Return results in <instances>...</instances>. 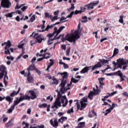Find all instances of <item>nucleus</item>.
Returning a JSON list of instances; mask_svg holds the SVG:
<instances>
[{"mask_svg":"<svg viewBox=\"0 0 128 128\" xmlns=\"http://www.w3.org/2000/svg\"><path fill=\"white\" fill-rule=\"evenodd\" d=\"M80 34H78V31H75L74 33L72 34L71 38L69 40L70 42H74V44H76V42L80 38Z\"/></svg>","mask_w":128,"mask_h":128,"instance_id":"0eeeda50","label":"nucleus"},{"mask_svg":"<svg viewBox=\"0 0 128 128\" xmlns=\"http://www.w3.org/2000/svg\"><path fill=\"white\" fill-rule=\"evenodd\" d=\"M28 8V6H24L21 8V10L22 12H24L26 10H27Z\"/></svg>","mask_w":128,"mask_h":128,"instance_id":"680f3d73","label":"nucleus"},{"mask_svg":"<svg viewBox=\"0 0 128 128\" xmlns=\"http://www.w3.org/2000/svg\"><path fill=\"white\" fill-rule=\"evenodd\" d=\"M32 36H33L34 38L36 40V41L31 40L30 42L31 46H32L34 44H42V42L44 40V36L38 32H33L30 36V38H32Z\"/></svg>","mask_w":128,"mask_h":128,"instance_id":"7ed1b4c3","label":"nucleus"},{"mask_svg":"<svg viewBox=\"0 0 128 128\" xmlns=\"http://www.w3.org/2000/svg\"><path fill=\"white\" fill-rule=\"evenodd\" d=\"M74 107H72L71 109L68 110L67 114H74Z\"/></svg>","mask_w":128,"mask_h":128,"instance_id":"a18cd8bd","label":"nucleus"},{"mask_svg":"<svg viewBox=\"0 0 128 128\" xmlns=\"http://www.w3.org/2000/svg\"><path fill=\"white\" fill-rule=\"evenodd\" d=\"M58 14H60V10H58L54 12V16H58Z\"/></svg>","mask_w":128,"mask_h":128,"instance_id":"bf43d9fd","label":"nucleus"},{"mask_svg":"<svg viewBox=\"0 0 128 128\" xmlns=\"http://www.w3.org/2000/svg\"><path fill=\"white\" fill-rule=\"evenodd\" d=\"M36 66H34V64H30L27 70L28 72V76L30 74V70H36Z\"/></svg>","mask_w":128,"mask_h":128,"instance_id":"ddd939ff","label":"nucleus"},{"mask_svg":"<svg viewBox=\"0 0 128 128\" xmlns=\"http://www.w3.org/2000/svg\"><path fill=\"white\" fill-rule=\"evenodd\" d=\"M52 22H54V20H59L60 18L58 16H54L53 18H50Z\"/></svg>","mask_w":128,"mask_h":128,"instance_id":"09e8293b","label":"nucleus"},{"mask_svg":"<svg viewBox=\"0 0 128 128\" xmlns=\"http://www.w3.org/2000/svg\"><path fill=\"white\" fill-rule=\"evenodd\" d=\"M5 98L7 102H9V104H10V102H12V100H14V98L10 97V96H7L5 97Z\"/></svg>","mask_w":128,"mask_h":128,"instance_id":"2f4dec72","label":"nucleus"},{"mask_svg":"<svg viewBox=\"0 0 128 128\" xmlns=\"http://www.w3.org/2000/svg\"><path fill=\"white\" fill-rule=\"evenodd\" d=\"M30 22H34L36 20V14H34L32 16L31 18L30 19Z\"/></svg>","mask_w":128,"mask_h":128,"instance_id":"c03bdc74","label":"nucleus"},{"mask_svg":"<svg viewBox=\"0 0 128 128\" xmlns=\"http://www.w3.org/2000/svg\"><path fill=\"white\" fill-rule=\"evenodd\" d=\"M50 124L53 128H58V118H55L53 121L52 120H50Z\"/></svg>","mask_w":128,"mask_h":128,"instance_id":"f8f14e48","label":"nucleus"},{"mask_svg":"<svg viewBox=\"0 0 128 128\" xmlns=\"http://www.w3.org/2000/svg\"><path fill=\"white\" fill-rule=\"evenodd\" d=\"M116 76H118L120 78V82H124V80H125L124 78V75L122 74V70H119L117 71V73Z\"/></svg>","mask_w":128,"mask_h":128,"instance_id":"4468645a","label":"nucleus"},{"mask_svg":"<svg viewBox=\"0 0 128 128\" xmlns=\"http://www.w3.org/2000/svg\"><path fill=\"white\" fill-rule=\"evenodd\" d=\"M22 96H20V98H16V100H14L13 105L14 106H18L20 102H22Z\"/></svg>","mask_w":128,"mask_h":128,"instance_id":"2eb2a0df","label":"nucleus"},{"mask_svg":"<svg viewBox=\"0 0 128 128\" xmlns=\"http://www.w3.org/2000/svg\"><path fill=\"white\" fill-rule=\"evenodd\" d=\"M86 126V122H80L78 124L76 128H84Z\"/></svg>","mask_w":128,"mask_h":128,"instance_id":"4be33fe9","label":"nucleus"},{"mask_svg":"<svg viewBox=\"0 0 128 128\" xmlns=\"http://www.w3.org/2000/svg\"><path fill=\"white\" fill-rule=\"evenodd\" d=\"M12 46V42L10 40H8V42H6V46L4 48V50H6V48H10Z\"/></svg>","mask_w":128,"mask_h":128,"instance_id":"cd10ccee","label":"nucleus"},{"mask_svg":"<svg viewBox=\"0 0 128 128\" xmlns=\"http://www.w3.org/2000/svg\"><path fill=\"white\" fill-rule=\"evenodd\" d=\"M88 96H95L94 91H90V92H89V94H88Z\"/></svg>","mask_w":128,"mask_h":128,"instance_id":"69168bd1","label":"nucleus"},{"mask_svg":"<svg viewBox=\"0 0 128 128\" xmlns=\"http://www.w3.org/2000/svg\"><path fill=\"white\" fill-rule=\"evenodd\" d=\"M6 58L7 60H14V58L12 56H8Z\"/></svg>","mask_w":128,"mask_h":128,"instance_id":"e2e57ef3","label":"nucleus"},{"mask_svg":"<svg viewBox=\"0 0 128 128\" xmlns=\"http://www.w3.org/2000/svg\"><path fill=\"white\" fill-rule=\"evenodd\" d=\"M54 39H52V40H60V38H64V34H60L59 36H56V34H55L54 35ZM58 36V37H56Z\"/></svg>","mask_w":128,"mask_h":128,"instance_id":"412c9836","label":"nucleus"},{"mask_svg":"<svg viewBox=\"0 0 128 128\" xmlns=\"http://www.w3.org/2000/svg\"><path fill=\"white\" fill-rule=\"evenodd\" d=\"M114 106H115L114 103H113L112 104V106H111L110 108L107 109L106 110V112L104 114V116H108V114L111 112L112 110H114Z\"/></svg>","mask_w":128,"mask_h":128,"instance_id":"dca6fc26","label":"nucleus"},{"mask_svg":"<svg viewBox=\"0 0 128 128\" xmlns=\"http://www.w3.org/2000/svg\"><path fill=\"white\" fill-rule=\"evenodd\" d=\"M52 80H53V82H50V84H54L55 86H57V84H58V80H56V78H52Z\"/></svg>","mask_w":128,"mask_h":128,"instance_id":"393cba45","label":"nucleus"},{"mask_svg":"<svg viewBox=\"0 0 128 128\" xmlns=\"http://www.w3.org/2000/svg\"><path fill=\"white\" fill-rule=\"evenodd\" d=\"M118 54V49L116 48H114L113 55L112 56V57H110V58H114V56H116Z\"/></svg>","mask_w":128,"mask_h":128,"instance_id":"c756f323","label":"nucleus"},{"mask_svg":"<svg viewBox=\"0 0 128 128\" xmlns=\"http://www.w3.org/2000/svg\"><path fill=\"white\" fill-rule=\"evenodd\" d=\"M60 75L62 76V80L60 84V86H61L60 88V92H62V94H64L68 90H70V88L68 87L66 88V79L68 78V72H64L63 73L62 72H58L57 74V75Z\"/></svg>","mask_w":128,"mask_h":128,"instance_id":"f03ea898","label":"nucleus"},{"mask_svg":"<svg viewBox=\"0 0 128 128\" xmlns=\"http://www.w3.org/2000/svg\"><path fill=\"white\" fill-rule=\"evenodd\" d=\"M27 80H28V82L30 83H32V82H34V78L32 76H30V74L28 75V73L27 74Z\"/></svg>","mask_w":128,"mask_h":128,"instance_id":"5701e85b","label":"nucleus"},{"mask_svg":"<svg viewBox=\"0 0 128 128\" xmlns=\"http://www.w3.org/2000/svg\"><path fill=\"white\" fill-rule=\"evenodd\" d=\"M6 68L5 67L4 65H1L0 66V70L2 72V73L5 74V76H6L8 75V72L6 71Z\"/></svg>","mask_w":128,"mask_h":128,"instance_id":"a211bd4d","label":"nucleus"},{"mask_svg":"<svg viewBox=\"0 0 128 128\" xmlns=\"http://www.w3.org/2000/svg\"><path fill=\"white\" fill-rule=\"evenodd\" d=\"M62 98H64V100H65V104H64L63 105H62L63 108H64L65 106H66L68 105V98H66V96H62Z\"/></svg>","mask_w":128,"mask_h":128,"instance_id":"a878e982","label":"nucleus"},{"mask_svg":"<svg viewBox=\"0 0 128 128\" xmlns=\"http://www.w3.org/2000/svg\"><path fill=\"white\" fill-rule=\"evenodd\" d=\"M12 120H10L7 124H6V128H10L11 126H12Z\"/></svg>","mask_w":128,"mask_h":128,"instance_id":"4c0bfd02","label":"nucleus"},{"mask_svg":"<svg viewBox=\"0 0 128 128\" xmlns=\"http://www.w3.org/2000/svg\"><path fill=\"white\" fill-rule=\"evenodd\" d=\"M99 68H102V65L100 64V62H98L97 64L89 66H86L80 72V74H86V72H88L90 68H92V71L94 70H98Z\"/></svg>","mask_w":128,"mask_h":128,"instance_id":"39448f33","label":"nucleus"},{"mask_svg":"<svg viewBox=\"0 0 128 128\" xmlns=\"http://www.w3.org/2000/svg\"><path fill=\"white\" fill-rule=\"evenodd\" d=\"M20 87L18 88L17 92L15 90H13L12 92L10 94V96H11V98H14L15 96H18V94H20Z\"/></svg>","mask_w":128,"mask_h":128,"instance_id":"6ab92c4d","label":"nucleus"},{"mask_svg":"<svg viewBox=\"0 0 128 128\" xmlns=\"http://www.w3.org/2000/svg\"><path fill=\"white\" fill-rule=\"evenodd\" d=\"M35 72H37V74H38L39 76H40V74H42V72H40L36 68L35 69Z\"/></svg>","mask_w":128,"mask_h":128,"instance_id":"13d9d810","label":"nucleus"},{"mask_svg":"<svg viewBox=\"0 0 128 128\" xmlns=\"http://www.w3.org/2000/svg\"><path fill=\"white\" fill-rule=\"evenodd\" d=\"M112 64H114L113 71L118 70V68H120V70H126L128 68V60H124V58H119L116 60V62H112Z\"/></svg>","mask_w":128,"mask_h":128,"instance_id":"f257e3e1","label":"nucleus"},{"mask_svg":"<svg viewBox=\"0 0 128 128\" xmlns=\"http://www.w3.org/2000/svg\"><path fill=\"white\" fill-rule=\"evenodd\" d=\"M80 24H81L80 22H79L78 26V30L75 31V32H78V34H80V32H82V28L80 29Z\"/></svg>","mask_w":128,"mask_h":128,"instance_id":"e433bc0d","label":"nucleus"},{"mask_svg":"<svg viewBox=\"0 0 128 128\" xmlns=\"http://www.w3.org/2000/svg\"><path fill=\"white\" fill-rule=\"evenodd\" d=\"M43 24L42 25H38V28H42V30H44L46 26H44V24H46V20H42Z\"/></svg>","mask_w":128,"mask_h":128,"instance_id":"37998d69","label":"nucleus"},{"mask_svg":"<svg viewBox=\"0 0 128 128\" xmlns=\"http://www.w3.org/2000/svg\"><path fill=\"white\" fill-rule=\"evenodd\" d=\"M24 6V4H22L20 6H18V4H17L16 6L15 7V10H18V8H22V6Z\"/></svg>","mask_w":128,"mask_h":128,"instance_id":"052dcab7","label":"nucleus"},{"mask_svg":"<svg viewBox=\"0 0 128 128\" xmlns=\"http://www.w3.org/2000/svg\"><path fill=\"white\" fill-rule=\"evenodd\" d=\"M59 64H63L64 68H68V65L62 62V60H59Z\"/></svg>","mask_w":128,"mask_h":128,"instance_id":"bb28decb","label":"nucleus"},{"mask_svg":"<svg viewBox=\"0 0 128 128\" xmlns=\"http://www.w3.org/2000/svg\"><path fill=\"white\" fill-rule=\"evenodd\" d=\"M26 44L23 43L22 44H19L18 46V48H24V46Z\"/></svg>","mask_w":128,"mask_h":128,"instance_id":"4d7b16f0","label":"nucleus"},{"mask_svg":"<svg viewBox=\"0 0 128 128\" xmlns=\"http://www.w3.org/2000/svg\"><path fill=\"white\" fill-rule=\"evenodd\" d=\"M66 20V18H64V16H62L61 17V18H60V21L61 22H68V20Z\"/></svg>","mask_w":128,"mask_h":128,"instance_id":"ea45409f","label":"nucleus"},{"mask_svg":"<svg viewBox=\"0 0 128 128\" xmlns=\"http://www.w3.org/2000/svg\"><path fill=\"white\" fill-rule=\"evenodd\" d=\"M118 22H120V24H123L124 26L126 24L124 22V15H121L120 16V20H118Z\"/></svg>","mask_w":128,"mask_h":128,"instance_id":"72a5a7b5","label":"nucleus"},{"mask_svg":"<svg viewBox=\"0 0 128 128\" xmlns=\"http://www.w3.org/2000/svg\"><path fill=\"white\" fill-rule=\"evenodd\" d=\"M0 6L4 8H10L12 6V3L10 0H2Z\"/></svg>","mask_w":128,"mask_h":128,"instance_id":"1a4fd4ad","label":"nucleus"},{"mask_svg":"<svg viewBox=\"0 0 128 128\" xmlns=\"http://www.w3.org/2000/svg\"><path fill=\"white\" fill-rule=\"evenodd\" d=\"M14 14V12H11V13H9V14H6V15H5V16H6V18H12V14Z\"/></svg>","mask_w":128,"mask_h":128,"instance_id":"3c124183","label":"nucleus"},{"mask_svg":"<svg viewBox=\"0 0 128 128\" xmlns=\"http://www.w3.org/2000/svg\"><path fill=\"white\" fill-rule=\"evenodd\" d=\"M68 120V117L66 116H62L60 118L58 119V122L61 124H64V122H66Z\"/></svg>","mask_w":128,"mask_h":128,"instance_id":"b1692460","label":"nucleus"},{"mask_svg":"<svg viewBox=\"0 0 128 128\" xmlns=\"http://www.w3.org/2000/svg\"><path fill=\"white\" fill-rule=\"evenodd\" d=\"M98 60L100 61L98 62H100L101 66H102V64H110L108 63V60H106L104 59H102V60L99 59Z\"/></svg>","mask_w":128,"mask_h":128,"instance_id":"c85d7f7f","label":"nucleus"},{"mask_svg":"<svg viewBox=\"0 0 128 128\" xmlns=\"http://www.w3.org/2000/svg\"><path fill=\"white\" fill-rule=\"evenodd\" d=\"M117 72H112V73H110V74H109V73H106L105 74H106V76H116Z\"/></svg>","mask_w":128,"mask_h":128,"instance_id":"a19ab883","label":"nucleus"},{"mask_svg":"<svg viewBox=\"0 0 128 128\" xmlns=\"http://www.w3.org/2000/svg\"><path fill=\"white\" fill-rule=\"evenodd\" d=\"M64 28H66V26H60L59 29L58 30L54 31L52 34H48L49 38H52V36H54V34H56V36H58V34H60V32H62V30Z\"/></svg>","mask_w":128,"mask_h":128,"instance_id":"9b49d317","label":"nucleus"},{"mask_svg":"<svg viewBox=\"0 0 128 128\" xmlns=\"http://www.w3.org/2000/svg\"><path fill=\"white\" fill-rule=\"evenodd\" d=\"M62 92H58V95H57V98H56V100L54 104V108H58V106H60V100L62 99Z\"/></svg>","mask_w":128,"mask_h":128,"instance_id":"6e6552de","label":"nucleus"},{"mask_svg":"<svg viewBox=\"0 0 128 128\" xmlns=\"http://www.w3.org/2000/svg\"><path fill=\"white\" fill-rule=\"evenodd\" d=\"M80 82V80H76L74 78H71V82H74V84H76Z\"/></svg>","mask_w":128,"mask_h":128,"instance_id":"de8ad7c7","label":"nucleus"},{"mask_svg":"<svg viewBox=\"0 0 128 128\" xmlns=\"http://www.w3.org/2000/svg\"><path fill=\"white\" fill-rule=\"evenodd\" d=\"M49 62H50L49 63V64H48V68H50V66H52L54 64V60L52 59H50L49 60Z\"/></svg>","mask_w":128,"mask_h":128,"instance_id":"c9c22d12","label":"nucleus"},{"mask_svg":"<svg viewBox=\"0 0 128 128\" xmlns=\"http://www.w3.org/2000/svg\"><path fill=\"white\" fill-rule=\"evenodd\" d=\"M84 102V103L88 102V98H86V97L83 98L82 99L81 101L80 102Z\"/></svg>","mask_w":128,"mask_h":128,"instance_id":"603ef678","label":"nucleus"},{"mask_svg":"<svg viewBox=\"0 0 128 128\" xmlns=\"http://www.w3.org/2000/svg\"><path fill=\"white\" fill-rule=\"evenodd\" d=\"M93 90L95 96H99L100 94V89H96L93 88Z\"/></svg>","mask_w":128,"mask_h":128,"instance_id":"7c9ffc66","label":"nucleus"},{"mask_svg":"<svg viewBox=\"0 0 128 128\" xmlns=\"http://www.w3.org/2000/svg\"><path fill=\"white\" fill-rule=\"evenodd\" d=\"M98 80L100 86H104V80H105L104 78H99Z\"/></svg>","mask_w":128,"mask_h":128,"instance_id":"f704fd0d","label":"nucleus"},{"mask_svg":"<svg viewBox=\"0 0 128 128\" xmlns=\"http://www.w3.org/2000/svg\"><path fill=\"white\" fill-rule=\"evenodd\" d=\"M81 10H80V14H82V12H86V8L84 7H81L80 8Z\"/></svg>","mask_w":128,"mask_h":128,"instance_id":"5fc2aeb1","label":"nucleus"},{"mask_svg":"<svg viewBox=\"0 0 128 128\" xmlns=\"http://www.w3.org/2000/svg\"><path fill=\"white\" fill-rule=\"evenodd\" d=\"M14 108H16V106H14V104L12 105L10 108L7 111L8 114H11V112H12V110H14Z\"/></svg>","mask_w":128,"mask_h":128,"instance_id":"473e14b6","label":"nucleus"},{"mask_svg":"<svg viewBox=\"0 0 128 128\" xmlns=\"http://www.w3.org/2000/svg\"><path fill=\"white\" fill-rule=\"evenodd\" d=\"M46 106H48V104L46 103L38 105V108H46Z\"/></svg>","mask_w":128,"mask_h":128,"instance_id":"79ce46f5","label":"nucleus"},{"mask_svg":"<svg viewBox=\"0 0 128 128\" xmlns=\"http://www.w3.org/2000/svg\"><path fill=\"white\" fill-rule=\"evenodd\" d=\"M28 92L30 94L31 96H29L28 94H26L24 96H22V100H30V98L31 100H36V98H37L36 93V92H34V90H30L28 91Z\"/></svg>","mask_w":128,"mask_h":128,"instance_id":"20e7f679","label":"nucleus"},{"mask_svg":"<svg viewBox=\"0 0 128 128\" xmlns=\"http://www.w3.org/2000/svg\"><path fill=\"white\" fill-rule=\"evenodd\" d=\"M48 50V48L45 49L44 50H42L40 52V54L38 52L36 54V56H43L42 58H39L38 59L37 62H42V60H44V58H46L48 60V56L46 57V54H48L46 53V51Z\"/></svg>","mask_w":128,"mask_h":128,"instance_id":"423d86ee","label":"nucleus"},{"mask_svg":"<svg viewBox=\"0 0 128 128\" xmlns=\"http://www.w3.org/2000/svg\"><path fill=\"white\" fill-rule=\"evenodd\" d=\"M70 48H68L66 50V56H70Z\"/></svg>","mask_w":128,"mask_h":128,"instance_id":"864d4df0","label":"nucleus"},{"mask_svg":"<svg viewBox=\"0 0 128 128\" xmlns=\"http://www.w3.org/2000/svg\"><path fill=\"white\" fill-rule=\"evenodd\" d=\"M100 3V1L96 0L92 2V3L88 4L84 6L88 10H94V8L98 4Z\"/></svg>","mask_w":128,"mask_h":128,"instance_id":"9d476101","label":"nucleus"},{"mask_svg":"<svg viewBox=\"0 0 128 128\" xmlns=\"http://www.w3.org/2000/svg\"><path fill=\"white\" fill-rule=\"evenodd\" d=\"M36 120H34V118L30 120L31 124H36Z\"/></svg>","mask_w":128,"mask_h":128,"instance_id":"338daca9","label":"nucleus"},{"mask_svg":"<svg viewBox=\"0 0 128 128\" xmlns=\"http://www.w3.org/2000/svg\"><path fill=\"white\" fill-rule=\"evenodd\" d=\"M74 14V12L72 11L70 12V15H68L66 17V18H72V16Z\"/></svg>","mask_w":128,"mask_h":128,"instance_id":"8fccbe9b","label":"nucleus"},{"mask_svg":"<svg viewBox=\"0 0 128 128\" xmlns=\"http://www.w3.org/2000/svg\"><path fill=\"white\" fill-rule=\"evenodd\" d=\"M46 30H48V25H47L46 30H38V32H46Z\"/></svg>","mask_w":128,"mask_h":128,"instance_id":"6e6d98bb","label":"nucleus"},{"mask_svg":"<svg viewBox=\"0 0 128 128\" xmlns=\"http://www.w3.org/2000/svg\"><path fill=\"white\" fill-rule=\"evenodd\" d=\"M5 51L4 53L5 54H9V56H10V48H6V49H4Z\"/></svg>","mask_w":128,"mask_h":128,"instance_id":"49530a36","label":"nucleus"},{"mask_svg":"<svg viewBox=\"0 0 128 128\" xmlns=\"http://www.w3.org/2000/svg\"><path fill=\"white\" fill-rule=\"evenodd\" d=\"M37 128H44V124H41L37 126Z\"/></svg>","mask_w":128,"mask_h":128,"instance_id":"774afa93","label":"nucleus"},{"mask_svg":"<svg viewBox=\"0 0 128 128\" xmlns=\"http://www.w3.org/2000/svg\"><path fill=\"white\" fill-rule=\"evenodd\" d=\"M116 94V91H115L114 92L109 94V96H114V95Z\"/></svg>","mask_w":128,"mask_h":128,"instance_id":"0e129e2a","label":"nucleus"},{"mask_svg":"<svg viewBox=\"0 0 128 128\" xmlns=\"http://www.w3.org/2000/svg\"><path fill=\"white\" fill-rule=\"evenodd\" d=\"M74 102H76V104L77 106V108L78 110H80V104L79 103L78 100H74Z\"/></svg>","mask_w":128,"mask_h":128,"instance_id":"58836bf2","label":"nucleus"},{"mask_svg":"<svg viewBox=\"0 0 128 128\" xmlns=\"http://www.w3.org/2000/svg\"><path fill=\"white\" fill-rule=\"evenodd\" d=\"M80 106L79 108L80 110H84V108H86V106H88V104L86 103L82 102H80Z\"/></svg>","mask_w":128,"mask_h":128,"instance_id":"aec40b11","label":"nucleus"},{"mask_svg":"<svg viewBox=\"0 0 128 128\" xmlns=\"http://www.w3.org/2000/svg\"><path fill=\"white\" fill-rule=\"evenodd\" d=\"M71 38H72V36H70V34H68L65 36V38L64 37V38H62L61 40H62V42H64L66 40H68V42H70Z\"/></svg>","mask_w":128,"mask_h":128,"instance_id":"f3484780","label":"nucleus"}]
</instances>
